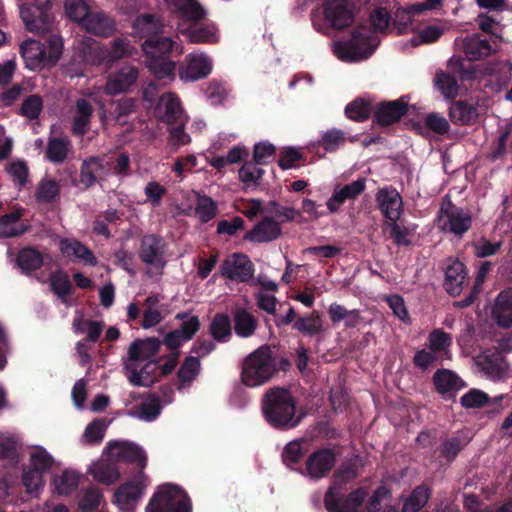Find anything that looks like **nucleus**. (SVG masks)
Returning a JSON list of instances; mask_svg holds the SVG:
<instances>
[{"instance_id": "f257e3e1", "label": "nucleus", "mask_w": 512, "mask_h": 512, "mask_svg": "<svg viewBox=\"0 0 512 512\" xmlns=\"http://www.w3.org/2000/svg\"><path fill=\"white\" fill-rule=\"evenodd\" d=\"M261 409L265 420L277 429L294 428L301 420L294 397L283 387L268 389L262 397Z\"/></svg>"}, {"instance_id": "9d476101", "label": "nucleus", "mask_w": 512, "mask_h": 512, "mask_svg": "<svg viewBox=\"0 0 512 512\" xmlns=\"http://www.w3.org/2000/svg\"><path fill=\"white\" fill-rule=\"evenodd\" d=\"M165 252L166 244L162 238L149 234L141 239L139 257L146 265L155 269L158 274L162 273L166 265Z\"/></svg>"}, {"instance_id": "864d4df0", "label": "nucleus", "mask_w": 512, "mask_h": 512, "mask_svg": "<svg viewBox=\"0 0 512 512\" xmlns=\"http://www.w3.org/2000/svg\"><path fill=\"white\" fill-rule=\"evenodd\" d=\"M210 332L215 340L227 341L231 336V324L228 316L217 314L210 324Z\"/></svg>"}, {"instance_id": "79ce46f5", "label": "nucleus", "mask_w": 512, "mask_h": 512, "mask_svg": "<svg viewBox=\"0 0 512 512\" xmlns=\"http://www.w3.org/2000/svg\"><path fill=\"white\" fill-rule=\"evenodd\" d=\"M71 150V142L67 137L50 138L47 144L46 156L53 163H61Z\"/></svg>"}, {"instance_id": "aec40b11", "label": "nucleus", "mask_w": 512, "mask_h": 512, "mask_svg": "<svg viewBox=\"0 0 512 512\" xmlns=\"http://www.w3.org/2000/svg\"><path fill=\"white\" fill-rule=\"evenodd\" d=\"M156 364L153 361L134 363L124 361V371L128 381L134 386L149 387L155 382L154 371Z\"/></svg>"}, {"instance_id": "7c9ffc66", "label": "nucleus", "mask_w": 512, "mask_h": 512, "mask_svg": "<svg viewBox=\"0 0 512 512\" xmlns=\"http://www.w3.org/2000/svg\"><path fill=\"white\" fill-rule=\"evenodd\" d=\"M93 107L88 100L81 98L76 100L73 114L72 132L75 135H85L90 127Z\"/></svg>"}, {"instance_id": "c03bdc74", "label": "nucleus", "mask_w": 512, "mask_h": 512, "mask_svg": "<svg viewBox=\"0 0 512 512\" xmlns=\"http://www.w3.org/2000/svg\"><path fill=\"white\" fill-rule=\"evenodd\" d=\"M189 20L198 21L204 18L205 11L196 0H164Z\"/></svg>"}, {"instance_id": "09e8293b", "label": "nucleus", "mask_w": 512, "mask_h": 512, "mask_svg": "<svg viewBox=\"0 0 512 512\" xmlns=\"http://www.w3.org/2000/svg\"><path fill=\"white\" fill-rule=\"evenodd\" d=\"M59 193V183L52 178L45 177L39 182L35 197L40 203H50L58 198Z\"/></svg>"}, {"instance_id": "c756f323", "label": "nucleus", "mask_w": 512, "mask_h": 512, "mask_svg": "<svg viewBox=\"0 0 512 512\" xmlns=\"http://www.w3.org/2000/svg\"><path fill=\"white\" fill-rule=\"evenodd\" d=\"M20 51L26 67L30 70L40 69L45 63H49L47 51L39 41L32 39L24 41Z\"/></svg>"}, {"instance_id": "5fc2aeb1", "label": "nucleus", "mask_w": 512, "mask_h": 512, "mask_svg": "<svg viewBox=\"0 0 512 512\" xmlns=\"http://www.w3.org/2000/svg\"><path fill=\"white\" fill-rule=\"evenodd\" d=\"M216 203L206 195H198L195 205V215L203 223H206L216 216Z\"/></svg>"}, {"instance_id": "37998d69", "label": "nucleus", "mask_w": 512, "mask_h": 512, "mask_svg": "<svg viewBox=\"0 0 512 512\" xmlns=\"http://www.w3.org/2000/svg\"><path fill=\"white\" fill-rule=\"evenodd\" d=\"M430 496V489L427 486H417L404 502L402 512H419L428 503Z\"/></svg>"}, {"instance_id": "393cba45", "label": "nucleus", "mask_w": 512, "mask_h": 512, "mask_svg": "<svg viewBox=\"0 0 512 512\" xmlns=\"http://www.w3.org/2000/svg\"><path fill=\"white\" fill-rule=\"evenodd\" d=\"M144 53L149 58H161L168 53L175 51L179 55L183 53V47L177 42L173 41L170 37L163 35H156L150 39H146L142 44Z\"/></svg>"}, {"instance_id": "3c124183", "label": "nucleus", "mask_w": 512, "mask_h": 512, "mask_svg": "<svg viewBox=\"0 0 512 512\" xmlns=\"http://www.w3.org/2000/svg\"><path fill=\"white\" fill-rule=\"evenodd\" d=\"M429 349L432 352H443L447 358L450 356L449 348L452 345V337L442 329L433 330L428 337Z\"/></svg>"}, {"instance_id": "4d7b16f0", "label": "nucleus", "mask_w": 512, "mask_h": 512, "mask_svg": "<svg viewBox=\"0 0 512 512\" xmlns=\"http://www.w3.org/2000/svg\"><path fill=\"white\" fill-rule=\"evenodd\" d=\"M147 67L158 79L174 78L176 64L173 61L150 58Z\"/></svg>"}, {"instance_id": "e2e57ef3", "label": "nucleus", "mask_w": 512, "mask_h": 512, "mask_svg": "<svg viewBox=\"0 0 512 512\" xmlns=\"http://www.w3.org/2000/svg\"><path fill=\"white\" fill-rule=\"evenodd\" d=\"M388 233L393 243L397 246H409L411 240L409 239L410 232L408 228L403 226L398 220L387 222Z\"/></svg>"}, {"instance_id": "7ed1b4c3", "label": "nucleus", "mask_w": 512, "mask_h": 512, "mask_svg": "<svg viewBox=\"0 0 512 512\" xmlns=\"http://www.w3.org/2000/svg\"><path fill=\"white\" fill-rule=\"evenodd\" d=\"M392 17L384 7L374 8L369 15L372 29L354 27V62L367 60L380 44L377 33H384L390 26Z\"/></svg>"}, {"instance_id": "412c9836", "label": "nucleus", "mask_w": 512, "mask_h": 512, "mask_svg": "<svg viewBox=\"0 0 512 512\" xmlns=\"http://www.w3.org/2000/svg\"><path fill=\"white\" fill-rule=\"evenodd\" d=\"M493 44L494 46L484 35L476 33L463 40V51L470 61H478L496 52L498 48L496 40Z\"/></svg>"}, {"instance_id": "052dcab7", "label": "nucleus", "mask_w": 512, "mask_h": 512, "mask_svg": "<svg viewBox=\"0 0 512 512\" xmlns=\"http://www.w3.org/2000/svg\"><path fill=\"white\" fill-rule=\"evenodd\" d=\"M54 464L53 458L42 448H35L30 454V468L46 473Z\"/></svg>"}, {"instance_id": "2f4dec72", "label": "nucleus", "mask_w": 512, "mask_h": 512, "mask_svg": "<svg viewBox=\"0 0 512 512\" xmlns=\"http://www.w3.org/2000/svg\"><path fill=\"white\" fill-rule=\"evenodd\" d=\"M282 233L280 224L270 217H265L247 234L254 242H269L277 239Z\"/></svg>"}, {"instance_id": "1a4fd4ad", "label": "nucleus", "mask_w": 512, "mask_h": 512, "mask_svg": "<svg viewBox=\"0 0 512 512\" xmlns=\"http://www.w3.org/2000/svg\"><path fill=\"white\" fill-rule=\"evenodd\" d=\"M146 476L140 472L137 479L127 481L114 492L112 503L119 512H135L146 488Z\"/></svg>"}, {"instance_id": "c9c22d12", "label": "nucleus", "mask_w": 512, "mask_h": 512, "mask_svg": "<svg viewBox=\"0 0 512 512\" xmlns=\"http://www.w3.org/2000/svg\"><path fill=\"white\" fill-rule=\"evenodd\" d=\"M164 26L155 16L143 14L133 22V33L140 37L150 39L163 32Z\"/></svg>"}, {"instance_id": "69168bd1", "label": "nucleus", "mask_w": 512, "mask_h": 512, "mask_svg": "<svg viewBox=\"0 0 512 512\" xmlns=\"http://www.w3.org/2000/svg\"><path fill=\"white\" fill-rule=\"evenodd\" d=\"M488 401L489 396L485 392L474 388L470 389L460 399L461 405L466 409L482 408Z\"/></svg>"}, {"instance_id": "0e129e2a", "label": "nucleus", "mask_w": 512, "mask_h": 512, "mask_svg": "<svg viewBox=\"0 0 512 512\" xmlns=\"http://www.w3.org/2000/svg\"><path fill=\"white\" fill-rule=\"evenodd\" d=\"M412 18L413 16L406 7L397 8L392 18L393 28L397 30V34H405L413 29Z\"/></svg>"}, {"instance_id": "39448f33", "label": "nucleus", "mask_w": 512, "mask_h": 512, "mask_svg": "<svg viewBox=\"0 0 512 512\" xmlns=\"http://www.w3.org/2000/svg\"><path fill=\"white\" fill-rule=\"evenodd\" d=\"M191 501L184 490L163 485L150 499L146 512H191Z\"/></svg>"}, {"instance_id": "a878e982", "label": "nucleus", "mask_w": 512, "mask_h": 512, "mask_svg": "<svg viewBox=\"0 0 512 512\" xmlns=\"http://www.w3.org/2000/svg\"><path fill=\"white\" fill-rule=\"evenodd\" d=\"M81 28L96 36L110 37L115 31V22L102 11H91Z\"/></svg>"}, {"instance_id": "4be33fe9", "label": "nucleus", "mask_w": 512, "mask_h": 512, "mask_svg": "<svg viewBox=\"0 0 512 512\" xmlns=\"http://www.w3.org/2000/svg\"><path fill=\"white\" fill-rule=\"evenodd\" d=\"M376 200L381 213L386 218V223L399 220L403 201L396 189H380L377 193Z\"/></svg>"}, {"instance_id": "4468645a", "label": "nucleus", "mask_w": 512, "mask_h": 512, "mask_svg": "<svg viewBox=\"0 0 512 512\" xmlns=\"http://www.w3.org/2000/svg\"><path fill=\"white\" fill-rule=\"evenodd\" d=\"M212 71V60L205 53L193 52L185 57L179 71L184 81H197L207 77Z\"/></svg>"}, {"instance_id": "603ef678", "label": "nucleus", "mask_w": 512, "mask_h": 512, "mask_svg": "<svg viewBox=\"0 0 512 512\" xmlns=\"http://www.w3.org/2000/svg\"><path fill=\"white\" fill-rule=\"evenodd\" d=\"M64 9L66 16L70 20L79 23L80 26L91 12L85 0H66Z\"/></svg>"}, {"instance_id": "473e14b6", "label": "nucleus", "mask_w": 512, "mask_h": 512, "mask_svg": "<svg viewBox=\"0 0 512 512\" xmlns=\"http://www.w3.org/2000/svg\"><path fill=\"white\" fill-rule=\"evenodd\" d=\"M59 249L67 257H75L87 265L95 266L97 264L92 251L75 239H61Z\"/></svg>"}, {"instance_id": "ddd939ff", "label": "nucleus", "mask_w": 512, "mask_h": 512, "mask_svg": "<svg viewBox=\"0 0 512 512\" xmlns=\"http://www.w3.org/2000/svg\"><path fill=\"white\" fill-rule=\"evenodd\" d=\"M408 112V102L405 97L396 100L381 101L373 111V122L382 128L398 123Z\"/></svg>"}, {"instance_id": "338daca9", "label": "nucleus", "mask_w": 512, "mask_h": 512, "mask_svg": "<svg viewBox=\"0 0 512 512\" xmlns=\"http://www.w3.org/2000/svg\"><path fill=\"white\" fill-rule=\"evenodd\" d=\"M466 442L460 437H451L446 439L440 446V454L448 462L453 461L459 452L465 447Z\"/></svg>"}, {"instance_id": "e433bc0d", "label": "nucleus", "mask_w": 512, "mask_h": 512, "mask_svg": "<svg viewBox=\"0 0 512 512\" xmlns=\"http://www.w3.org/2000/svg\"><path fill=\"white\" fill-rule=\"evenodd\" d=\"M93 478L104 485H112L120 478V472L115 463L100 460L90 468Z\"/></svg>"}, {"instance_id": "6e6552de", "label": "nucleus", "mask_w": 512, "mask_h": 512, "mask_svg": "<svg viewBox=\"0 0 512 512\" xmlns=\"http://www.w3.org/2000/svg\"><path fill=\"white\" fill-rule=\"evenodd\" d=\"M438 221L443 230H448L457 236H462L472 226L471 215L449 199L442 202Z\"/></svg>"}, {"instance_id": "58836bf2", "label": "nucleus", "mask_w": 512, "mask_h": 512, "mask_svg": "<svg viewBox=\"0 0 512 512\" xmlns=\"http://www.w3.org/2000/svg\"><path fill=\"white\" fill-rule=\"evenodd\" d=\"M200 367V361L196 357L189 356L184 360L177 372L179 389L187 388L191 385L198 376Z\"/></svg>"}, {"instance_id": "bb28decb", "label": "nucleus", "mask_w": 512, "mask_h": 512, "mask_svg": "<svg viewBox=\"0 0 512 512\" xmlns=\"http://www.w3.org/2000/svg\"><path fill=\"white\" fill-rule=\"evenodd\" d=\"M479 116L478 105L468 100H453L449 106V118L455 125H470Z\"/></svg>"}, {"instance_id": "a211bd4d", "label": "nucleus", "mask_w": 512, "mask_h": 512, "mask_svg": "<svg viewBox=\"0 0 512 512\" xmlns=\"http://www.w3.org/2000/svg\"><path fill=\"white\" fill-rule=\"evenodd\" d=\"M111 163L105 157H89L81 165L80 182L90 188L98 180L110 174Z\"/></svg>"}, {"instance_id": "a19ab883", "label": "nucleus", "mask_w": 512, "mask_h": 512, "mask_svg": "<svg viewBox=\"0 0 512 512\" xmlns=\"http://www.w3.org/2000/svg\"><path fill=\"white\" fill-rule=\"evenodd\" d=\"M79 484V474L73 470H63L53 477V485L60 495H69Z\"/></svg>"}, {"instance_id": "c85d7f7f", "label": "nucleus", "mask_w": 512, "mask_h": 512, "mask_svg": "<svg viewBox=\"0 0 512 512\" xmlns=\"http://www.w3.org/2000/svg\"><path fill=\"white\" fill-rule=\"evenodd\" d=\"M435 390L446 397H451L454 392L464 387L461 378L452 370L438 369L433 375Z\"/></svg>"}, {"instance_id": "ea45409f", "label": "nucleus", "mask_w": 512, "mask_h": 512, "mask_svg": "<svg viewBox=\"0 0 512 512\" xmlns=\"http://www.w3.org/2000/svg\"><path fill=\"white\" fill-rule=\"evenodd\" d=\"M435 87L440 91L443 97L453 101L458 96L459 85L457 79L448 72L439 71L434 78Z\"/></svg>"}, {"instance_id": "de8ad7c7", "label": "nucleus", "mask_w": 512, "mask_h": 512, "mask_svg": "<svg viewBox=\"0 0 512 512\" xmlns=\"http://www.w3.org/2000/svg\"><path fill=\"white\" fill-rule=\"evenodd\" d=\"M160 410L161 406L158 398L150 396L137 406L131 412V415L145 422H151L158 417Z\"/></svg>"}, {"instance_id": "0eeeda50", "label": "nucleus", "mask_w": 512, "mask_h": 512, "mask_svg": "<svg viewBox=\"0 0 512 512\" xmlns=\"http://www.w3.org/2000/svg\"><path fill=\"white\" fill-rule=\"evenodd\" d=\"M342 447L332 445L314 451L305 462L304 474L312 480L325 478L335 466L337 458L342 455Z\"/></svg>"}, {"instance_id": "774afa93", "label": "nucleus", "mask_w": 512, "mask_h": 512, "mask_svg": "<svg viewBox=\"0 0 512 512\" xmlns=\"http://www.w3.org/2000/svg\"><path fill=\"white\" fill-rule=\"evenodd\" d=\"M263 174L264 170L251 162L243 164L239 170L240 180L247 185H257Z\"/></svg>"}, {"instance_id": "f704fd0d", "label": "nucleus", "mask_w": 512, "mask_h": 512, "mask_svg": "<svg viewBox=\"0 0 512 512\" xmlns=\"http://www.w3.org/2000/svg\"><path fill=\"white\" fill-rule=\"evenodd\" d=\"M485 73L495 81L498 90L509 84L512 78V62L510 60H497L490 62L485 67Z\"/></svg>"}, {"instance_id": "49530a36", "label": "nucleus", "mask_w": 512, "mask_h": 512, "mask_svg": "<svg viewBox=\"0 0 512 512\" xmlns=\"http://www.w3.org/2000/svg\"><path fill=\"white\" fill-rule=\"evenodd\" d=\"M257 328L256 319L245 310H238L234 316V329L239 337L247 338L254 334Z\"/></svg>"}, {"instance_id": "680f3d73", "label": "nucleus", "mask_w": 512, "mask_h": 512, "mask_svg": "<svg viewBox=\"0 0 512 512\" xmlns=\"http://www.w3.org/2000/svg\"><path fill=\"white\" fill-rule=\"evenodd\" d=\"M511 133L512 123L507 124L504 128L500 129L498 140L496 144L493 146L491 153L489 155L492 161L502 159L506 155L508 149V141Z\"/></svg>"}, {"instance_id": "72a5a7b5", "label": "nucleus", "mask_w": 512, "mask_h": 512, "mask_svg": "<svg viewBox=\"0 0 512 512\" xmlns=\"http://www.w3.org/2000/svg\"><path fill=\"white\" fill-rule=\"evenodd\" d=\"M493 315L499 326L503 328L512 327V289L499 293L493 309Z\"/></svg>"}, {"instance_id": "20e7f679", "label": "nucleus", "mask_w": 512, "mask_h": 512, "mask_svg": "<svg viewBox=\"0 0 512 512\" xmlns=\"http://www.w3.org/2000/svg\"><path fill=\"white\" fill-rule=\"evenodd\" d=\"M352 469L344 467L338 469L332 478L331 485L324 497V504L328 512L352 511Z\"/></svg>"}, {"instance_id": "13d9d810", "label": "nucleus", "mask_w": 512, "mask_h": 512, "mask_svg": "<svg viewBox=\"0 0 512 512\" xmlns=\"http://www.w3.org/2000/svg\"><path fill=\"white\" fill-rule=\"evenodd\" d=\"M50 285L53 292L63 302H66V298L71 292V283L68 276L64 272L57 271L51 275Z\"/></svg>"}, {"instance_id": "6ab92c4d", "label": "nucleus", "mask_w": 512, "mask_h": 512, "mask_svg": "<svg viewBox=\"0 0 512 512\" xmlns=\"http://www.w3.org/2000/svg\"><path fill=\"white\" fill-rule=\"evenodd\" d=\"M20 16L26 27L32 33L45 34L52 30L53 17L48 9H32L28 6H21Z\"/></svg>"}, {"instance_id": "f03ea898", "label": "nucleus", "mask_w": 512, "mask_h": 512, "mask_svg": "<svg viewBox=\"0 0 512 512\" xmlns=\"http://www.w3.org/2000/svg\"><path fill=\"white\" fill-rule=\"evenodd\" d=\"M278 372L275 352L269 345H262L243 359L240 381L246 387L256 388L270 382Z\"/></svg>"}, {"instance_id": "b1692460", "label": "nucleus", "mask_w": 512, "mask_h": 512, "mask_svg": "<svg viewBox=\"0 0 512 512\" xmlns=\"http://www.w3.org/2000/svg\"><path fill=\"white\" fill-rule=\"evenodd\" d=\"M450 263L445 268L444 288L451 296H458L464 287L467 279V271L465 265L455 259H449Z\"/></svg>"}, {"instance_id": "f8f14e48", "label": "nucleus", "mask_w": 512, "mask_h": 512, "mask_svg": "<svg viewBox=\"0 0 512 512\" xmlns=\"http://www.w3.org/2000/svg\"><path fill=\"white\" fill-rule=\"evenodd\" d=\"M220 273L232 281L248 282L253 278L254 265L246 255L234 253L223 260Z\"/></svg>"}, {"instance_id": "2eb2a0df", "label": "nucleus", "mask_w": 512, "mask_h": 512, "mask_svg": "<svg viewBox=\"0 0 512 512\" xmlns=\"http://www.w3.org/2000/svg\"><path fill=\"white\" fill-rule=\"evenodd\" d=\"M106 451L112 461L136 463L142 469L147 464V456L144 450L129 441H112L108 443Z\"/></svg>"}, {"instance_id": "8fccbe9b", "label": "nucleus", "mask_w": 512, "mask_h": 512, "mask_svg": "<svg viewBox=\"0 0 512 512\" xmlns=\"http://www.w3.org/2000/svg\"><path fill=\"white\" fill-rule=\"evenodd\" d=\"M17 263L23 271L30 272L39 269L43 265L44 259L39 251L26 248L19 252Z\"/></svg>"}, {"instance_id": "dca6fc26", "label": "nucleus", "mask_w": 512, "mask_h": 512, "mask_svg": "<svg viewBox=\"0 0 512 512\" xmlns=\"http://www.w3.org/2000/svg\"><path fill=\"white\" fill-rule=\"evenodd\" d=\"M323 13L325 20L335 30L349 28L352 24L349 0H326Z\"/></svg>"}, {"instance_id": "5701e85b", "label": "nucleus", "mask_w": 512, "mask_h": 512, "mask_svg": "<svg viewBox=\"0 0 512 512\" xmlns=\"http://www.w3.org/2000/svg\"><path fill=\"white\" fill-rule=\"evenodd\" d=\"M477 365L493 381L503 380L508 377L509 365L501 354L492 353L480 356L477 360Z\"/></svg>"}, {"instance_id": "bf43d9fd", "label": "nucleus", "mask_w": 512, "mask_h": 512, "mask_svg": "<svg viewBox=\"0 0 512 512\" xmlns=\"http://www.w3.org/2000/svg\"><path fill=\"white\" fill-rule=\"evenodd\" d=\"M352 197V185H337L326 205L330 213H336L343 203Z\"/></svg>"}, {"instance_id": "4c0bfd02", "label": "nucleus", "mask_w": 512, "mask_h": 512, "mask_svg": "<svg viewBox=\"0 0 512 512\" xmlns=\"http://www.w3.org/2000/svg\"><path fill=\"white\" fill-rule=\"evenodd\" d=\"M160 298L157 295H150L144 301L142 327L149 329L155 327L163 320L160 309Z\"/></svg>"}, {"instance_id": "423d86ee", "label": "nucleus", "mask_w": 512, "mask_h": 512, "mask_svg": "<svg viewBox=\"0 0 512 512\" xmlns=\"http://www.w3.org/2000/svg\"><path fill=\"white\" fill-rule=\"evenodd\" d=\"M87 48L83 50L84 59L91 64H99L105 60L110 62L129 57L134 54L135 48L126 38H117L112 42L111 50L108 52L99 42L87 40Z\"/></svg>"}, {"instance_id": "6e6d98bb", "label": "nucleus", "mask_w": 512, "mask_h": 512, "mask_svg": "<svg viewBox=\"0 0 512 512\" xmlns=\"http://www.w3.org/2000/svg\"><path fill=\"white\" fill-rule=\"evenodd\" d=\"M107 428V422L105 419H95L89 423L84 431L82 440L86 444H97L100 443L104 437L105 430Z\"/></svg>"}, {"instance_id": "a18cd8bd", "label": "nucleus", "mask_w": 512, "mask_h": 512, "mask_svg": "<svg viewBox=\"0 0 512 512\" xmlns=\"http://www.w3.org/2000/svg\"><path fill=\"white\" fill-rule=\"evenodd\" d=\"M185 34L191 43L213 44L219 41L218 29L213 24L190 29Z\"/></svg>"}, {"instance_id": "f3484780", "label": "nucleus", "mask_w": 512, "mask_h": 512, "mask_svg": "<svg viewBox=\"0 0 512 512\" xmlns=\"http://www.w3.org/2000/svg\"><path fill=\"white\" fill-rule=\"evenodd\" d=\"M138 69L134 66H124L107 77L103 90L107 95L114 96L126 93L138 79Z\"/></svg>"}, {"instance_id": "cd10ccee", "label": "nucleus", "mask_w": 512, "mask_h": 512, "mask_svg": "<svg viewBox=\"0 0 512 512\" xmlns=\"http://www.w3.org/2000/svg\"><path fill=\"white\" fill-rule=\"evenodd\" d=\"M161 342L156 338L134 341L128 349V357L124 361L146 363L159 352Z\"/></svg>"}, {"instance_id": "9b49d317", "label": "nucleus", "mask_w": 512, "mask_h": 512, "mask_svg": "<svg viewBox=\"0 0 512 512\" xmlns=\"http://www.w3.org/2000/svg\"><path fill=\"white\" fill-rule=\"evenodd\" d=\"M154 115L158 120L167 124V126H172L174 123L182 124L187 122L188 119L179 97L172 92H167L160 96L154 108Z\"/></svg>"}]
</instances>
